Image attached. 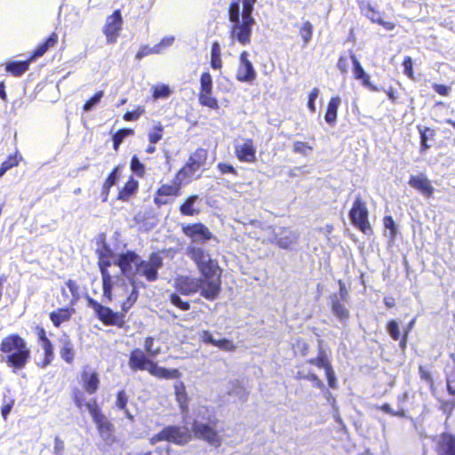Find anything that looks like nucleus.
Listing matches in <instances>:
<instances>
[{
    "label": "nucleus",
    "mask_w": 455,
    "mask_h": 455,
    "mask_svg": "<svg viewBox=\"0 0 455 455\" xmlns=\"http://www.w3.org/2000/svg\"><path fill=\"white\" fill-rule=\"evenodd\" d=\"M97 252L102 275L103 301L120 307L124 315L137 301L138 288L144 287L139 277L148 282L156 281L164 259L160 252L150 254L148 259H142L132 251L116 254L106 244Z\"/></svg>",
    "instance_id": "f257e3e1"
},
{
    "label": "nucleus",
    "mask_w": 455,
    "mask_h": 455,
    "mask_svg": "<svg viewBox=\"0 0 455 455\" xmlns=\"http://www.w3.org/2000/svg\"><path fill=\"white\" fill-rule=\"evenodd\" d=\"M188 256L195 261L204 279L192 276H179L175 280L176 289L189 295L198 291L209 299H213L220 291V269L215 260L202 248L191 246Z\"/></svg>",
    "instance_id": "f03ea898"
},
{
    "label": "nucleus",
    "mask_w": 455,
    "mask_h": 455,
    "mask_svg": "<svg viewBox=\"0 0 455 455\" xmlns=\"http://www.w3.org/2000/svg\"><path fill=\"white\" fill-rule=\"evenodd\" d=\"M256 0H239L229 6V21L234 23L232 37L241 44L251 42L255 20L251 16Z\"/></svg>",
    "instance_id": "7ed1b4c3"
},
{
    "label": "nucleus",
    "mask_w": 455,
    "mask_h": 455,
    "mask_svg": "<svg viewBox=\"0 0 455 455\" xmlns=\"http://www.w3.org/2000/svg\"><path fill=\"white\" fill-rule=\"evenodd\" d=\"M0 350L5 355L3 361L14 370L23 369L30 355L25 340L18 335L5 337L0 344Z\"/></svg>",
    "instance_id": "20e7f679"
},
{
    "label": "nucleus",
    "mask_w": 455,
    "mask_h": 455,
    "mask_svg": "<svg viewBox=\"0 0 455 455\" xmlns=\"http://www.w3.org/2000/svg\"><path fill=\"white\" fill-rule=\"evenodd\" d=\"M207 159V152L203 148L196 149L188 158L185 165L176 173V178L187 186L194 180L198 179Z\"/></svg>",
    "instance_id": "39448f33"
},
{
    "label": "nucleus",
    "mask_w": 455,
    "mask_h": 455,
    "mask_svg": "<svg viewBox=\"0 0 455 455\" xmlns=\"http://www.w3.org/2000/svg\"><path fill=\"white\" fill-rule=\"evenodd\" d=\"M86 409L90 412L94 423L96 424L101 438L107 443L112 442L113 426L111 425L110 422L107 420L105 416L101 414L100 409L96 404V401L87 403Z\"/></svg>",
    "instance_id": "423d86ee"
},
{
    "label": "nucleus",
    "mask_w": 455,
    "mask_h": 455,
    "mask_svg": "<svg viewBox=\"0 0 455 455\" xmlns=\"http://www.w3.org/2000/svg\"><path fill=\"white\" fill-rule=\"evenodd\" d=\"M349 217L352 223L363 233L366 235L371 233V228L368 221V210L365 203L360 197H357L354 202Z\"/></svg>",
    "instance_id": "0eeeda50"
},
{
    "label": "nucleus",
    "mask_w": 455,
    "mask_h": 455,
    "mask_svg": "<svg viewBox=\"0 0 455 455\" xmlns=\"http://www.w3.org/2000/svg\"><path fill=\"white\" fill-rule=\"evenodd\" d=\"M190 438L189 431L187 427H167L159 434L151 438V443H155L158 441H168L178 444H183L188 442Z\"/></svg>",
    "instance_id": "6e6552de"
},
{
    "label": "nucleus",
    "mask_w": 455,
    "mask_h": 455,
    "mask_svg": "<svg viewBox=\"0 0 455 455\" xmlns=\"http://www.w3.org/2000/svg\"><path fill=\"white\" fill-rule=\"evenodd\" d=\"M183 184L180 183L176 176L171 184H163L156 191L155 196V204L158 206L167 204L172 202L173 197H177L181 194Z\"/></svg>",
    "instance_id": "1a4fd4ad"
},
{
    "label": "nucleus",
    "mask_w": 455,
    "mask_h": 455,
    "mask_svg": "<svg viewBox=\"0 0 455 455\" xmlns=\"http://www.w3.org/2000/svg\"><path fill=\"white\" fill-rule=\"evenodd\" d=\"M261 238L263 243H275L280 248L288 249L297 243L299 235L289 228H278V236L273 233L271 235H263Z\"/></svg>",
    "instance_id": "9d476101"
},
{
    "label": "nucleus",
    "mask_w": 455,
    "mask_h": 455,
    "mask_svg": "<svg viewBox=\"0 0 455 455\" xmlns=\"http://www.w3.org/2000/svg\"><path fill=\"white\" fill-rule=\"evenodd\" d=\"M214 422L210 418L207 423H204L199 419H195L194 432L196 436L206 440L212 445L218 447L220 444V436L215 429H213Z\"/></svg>",
    "instance_id": "9b49d317"
},
{
    "label": "nucleus",
    "mask_w": 455,
    "mask_h": 455,
    "mask_svg": "<svg viewBox=\"0 0 455 455\" xmlns=\"http://www.w3.org/2000/svg\"><path fill=\"white\" fill-rule=\"evenodd\" d=\"M212 79L208 72L202 74L200 78V93L199 101L202 105L211 108H216L218 102L215 98L212 96Z\"/></svg>",
    "instance_id": "f8f14e48"
},
{
    "label": "nucleus",
    "mask_w": 455,
    "mask_h": 455,
    "mask_svg": "<svg viewBox=\"0 0 455 455\" xmlns=\"http://www.w3.org/2000/svg\"><path fill=\"white\" fill-rule=\"evenodd\" d=\"M183 232L192 241L193 244L188 248L193 245L196 246V243H204L212 238V234L210 232L208 228L201 223L187 225L183 227ZM197 247L199 246L197 245ZM188 251H189V249H188Z\"/></svg>",
    "instance_id": "ddd939ff"
},
{
    "label": "nucleus",
    "mask_w": 455,
    "mask_h": 455,
    "mask_svg": "<svg viewBox=\"0 0 455 455\" xmlns=\"http://www.w3.org/2000/svg\"><path fill=\"white\" fill-rule=\"evenodd\" d=\"M122 15L119 10L115 11L112 15L108 16L104 26V35L108 44L116 42L118 34L122 28Z\"/></svg>",
    "instance_id": "4468645a"
},
{
    "label": "nucleus",
    "mask_w": 455,
    "mask_h": 455,
    "mask_svg": "<svg viewBox=\"0 0 455 455\" xmlns=\"http://www.w3.org/2000/svg\"><path fill=\"white\" fill-rule=\"evenodd\" d=\"M88 303L89 306L95 311L99 319L105 324L114 325L117 323L119 320L117 313H115L110 308L102 306L92 299H89Z\"/></svg>",
    "instance_id": "2eb2a0df"
},
{
    "label": "nucleus",
    "mask_w": 455,
    "mask_h": 455,
    "mask_svg": "<svg viewBox=\"0 0 455 455\" xmlns=\"http://www.w3.org/2000/svg\"><path fill=\"white\" fill-rule=\"evenodd\" d=\"M256 77V73L251 62L248 60V53L242 52L240 56V65L237 69L236 78L242 82H252Z\"/></svg>",
    "instance_id": "dca6fc26"
},
{
    "label": "nucleus",
    "mask_w": 455,
    "mask_h": 455,
    "mask_svg": "<svg viewBox=\"0 0 455 455\" xmlns=\"http://www.w3.org/2000/svg\"><path fill=\"white\" fill-rule=\"evenodd\" d=\"M409 185L425 196H431L434 188L430 180L423 174L413 175L409 180Z\"/></svg>",
    "instance_id": "f3484780"
},
{
    "label": "nucleus",
    "mask_w": 455,
    "mask_h": 455,
    "mask_svg": "<svg viewBox=\"0 0 455 455\" xmlns=\"http://www.w3.org/2000/svg\"><path fill=\"white\" fill-rule=\"evenodd\" d=\"M235 154L240 161L252 163L256 159V149L251 140H247L235 146Z\"/></svg>",
    "instance_id": "a211bd4d"
},
{
    "label": "nucleus",
    "mask_w": 455,
    "mask_h": 455,
    "mask_svg": "<svg viewBox=\"0 0 455 455\" xmlns=\"http://www.w3.org/2000/svg\"><path fill=\"white\" fill-rule=\"evenodd\" d=\"M173 388L176 401L179 404L181 413L183 414V417H186L188 413L189 398L186 391L185 384L182 381H176L173 385Z\"/></svg>",
    "instance_id": "6ab92c4d"
},
{
    "label": "nucleus",
    "mask_w": 455,
    "mask_h": 455,
    "mask_svg": "<svg viewBox=\"0 0 455 455\" xmlns=\"http://www.w3.org/2000/svg\"><path fill=\"white\" fill-rule=\"evenodd\" d=\"M147 371L151 375L159 379H174L180 377V372L178 369H166L160 367L153 361L149 363Z\"/></svg>",
    "instance_id": "aec40b11"
},
{
    "label": "nucleus",
    "mask_w": 455,
    "mask_h": 455,
    "mask_svg": "<svg viewBox=\"0 0 455 455\" xmlns=\"http://www.w3.org/2000/svg\"><path fill=\"white\" fill-rule=\"evenodd\" d=\"M39 344L44 353V359L41 363V367L45 368L48 366L52 359H53V348L52 342L46 337L45 331L44 329H40L37 332Z\"/></svg>",
    "instance_id": "412c9836"
},
{
    "label": "nucleus",
    "mask_w": 455,
    "mask_h": 455,
    "mask_svg": "<svg viewBox=\"0 0 455 455\" xmlns=\"http://www.w3.org/2000/svg\"><path fill=\"white\" fill-rule=\"evenodd\" d=\"M351 60L353 63L354 77L357 80H360L362 84L368 87L371 91H378L379 89L370 82V76L365 73L364 69L355 55H351Z\"/></svg>",
    "instance_id": "4be33fe9"
},
{
    "label": "nucleus",
    "mask_w": 455,
    "mask_h": 455,
    "mask_svg": "<svg viewBox=\"0 0 455 455\" xmlns=\"http://www.w3.org/2000/svg\"><path fill=\"white\" fill-rule=\"evenodd\" d=\"M151 360L148 359L146 355L140 349H135L131 353L129 359V366L133 371L137 370H148Z\"/></svg>",
    "instance_id": "5701e85b"
},
{
    "label": "nucleus",
    "mask_w": 455,
    "mask_h": 455,
    "mask_svg": "<svg viewBox=\"0 0 455 455\" xmlns=\"http://www.w3.org/2000/svg\"><path fill=\"white\" fill-rule=\"evenodd\" d=\"M82 386L89 394H94L100 384L99 377L94 371L84 370L81 376Z\"/></svg>",
    "instance_id": "b1692460"
},
{
    "label": "nucleus",
    "mask_w": 455,
    "mask_h": 455,
    "mask_svg": "<svg viewBox=\"0 0 455 455\" xmlns=\"http://www.w3.org/2000/svg\"><path fill=\"white\" fill-rule=\"evenodd\" d=\"M439 452L441 455H455V436L443 434L439 439Z\"/></svg>",
    "instance_id": "393cba45"
},
{
    "label": "nucleus",
    "mask_w": 455,
    "mask_h": 455,
    "mask_svg": "<svg viewBox=\"0 0 455 455\" xmlns=\"http://www.w3.org/2000/svg\"><path fill=\"white\" fill-rule=\"evenodd\" d=\"M199 198L198 196H189L185 203L180 206V211L183 215L194 216L200 212L198 206Z\"/></svg>",
    "instance_id": "a878e982"
},
{
    "label": "nucleus",
    "mask_w": 455,
    "mask_h": 455,
    "mask_svg": "<svg viewBox=\"0 0 455 455\" xmlns=\"http://www.w3.org/2000/svg\"><path fill=\"white\" fill-rule=\"evenodd\" d=\"M341 103V99L339 96L331 98L327 110L324 116L325 121L330 124H334L337 119L338 108Z\"/></svg>",
    "instance_id": "bb28decb"
},
{
    "label": "nucleus",
    "mask_w": 455,
    "mask_h": 455,
    "mask_svg": "<svg viewBox=\"0 0 455 455\" xmlns=\"http://www.w3.org/2000/svg\"><path fill=\"white\" fill-rule=\"evenodd\" d=\"M58 42V35L56 33H52L50 36L46 39V41L34 51L30 60L31 61L36 58L42 57L50 48L55 46Z\"/></svg>",
    "instance_id": "cd10ccee"
},
{
    "label": "nucleus",
    "mask_w": 455,
    "mask_h": 455,
    "mask_svg": "<svg viewBox=\"0 0 455 455\" xmlns=\"http://www.w3.org/2000/svg\"><path fill=\"white\" fill-rule=\"evenodd\" d=\"M74 309L72 308H59L50 314V319L55 326H60L62 323L70 319Z\"/></svg>",
    "instance_id": "c85d7f7f"
},
{
    "label": "nucleus",
    "mask_w": 455,
    "mask_h": 455,
    "mask_svg": "<svg viewBox=\"0 0 455 455\" xmlns=\"http://www.w3.org/2000/svg\"><path fill=\"white\" fill-rule=\"evenodd\" d=\"M60 357L68 363H72L75 358V350L72 342L64 338L61 339Z\"/></svg>",
    "instance_id": "c756f323"
},
{
    "label": "nucleus",
    "mask_w": 455,
    "mask_h": 455,
    "mask_svg": "<svg viewBox=\"0 0 455 455\" xmlns=\"http://www.w3.org/2000/svg\"><path fill=\"white\" fill-rule=\"evenodd\" d=\"M137 189L138 181L135 180L132 177H130L124 187L120 190L118 194V199L122 201H128L129 198L136 193Z\"/></svg>",
    "instance_id": "7c9ffc66"
},
{
    "label": "nucleus",
    "mask_w": 455,
    "mask_h": 455,
    "mask_svg": "<svg viewBox=\"0 0 455 455\" xmlns=\"http://www.w3.org/2000/svg\"><path fill=\"white\" fill-rule=\"evenodd\" d=\"M120 175V169L119 167H116L112 172L108 175L107 180H105L103 187H102V200L105 202L108 199L110 188L114 186L118 180Z\"/></svg>",
    "instance_id": "2f4dec72"
},
{
    "label": "nucleus",
    "mask_w": 455,
    "mask_h": 455,
    "mask_svg": "<svg viewBox=\"0 0 455 455\" xmlns=\"http://www.w3.org/2000/svg\"><path fill=\"white\" fill-rule=\"evenodd\" d=\"M31 60L26 61H13L6 65V70L14 76H20L25 73L29 67Z\"/></svg>",
    "instance_id": "473e14b6"
},
{
    "label": "nucleus",
    "mask_w": 455,
    "mask_h": 455,
    "mask_svg": "<svg viewBox=\"0 0 455 455\" xmlns=\"http://www.w3.org/2000/svg\"><path fill=\"white\" fill-rule=\"evenodd\" d=\"M127 403H128V395L124 391L118 392L116 395V406L124 411L126 418L130 420H133V415L130 412V411L127 409Z\"/></svg>",
    "instance_id": "72a5a7b5"
},
{
    "label": "nucleus",
    "mask_w": 455,
    "mask_h": 455,
    "mask_svg": "<svg viewBox=\"0 0 455 455\" xmlns=\"http://www.w3.org/2000/svg\"><path fill=\"white\" fill-rule=\"evenodd\" d=\"M256 228L259 229V233L257 235V239L262 240L261 236L263 235H271L273 233L278 236V228H273L271 226H267L259 220H255L251 223Z\"/></svg>",
    "instance_id": "f704fd0d"
},
{
    "label": "nucleus",
    "mask_w": 455,
    "mask_h": 455,
    "mask_svg": "<svg viewBox=\"0 0 455 455\" xmlns=\"http://www.w3.org/2000/svg\"><path fill=\"white\" fill-rule=\"evenodd\" d=\"M202 339L205 343H212L224 350L228 348V340L226 339H215L213 335L208 331L203 333Z\"/></svg>",
    "instance_id": "c9c22d12"
},
{
    "label": "nucleus",
    "mask_w": 455,
    "mask_h": 455,
    "mask_svg": "<svg viewBox=\"0 0 455 455\" xmlns=\"http://www.w3.org/2000/svg\"><path fill=\"white\" fill-rule=\"evenodd\" d=\"M308 363L317 366L318 368H323L324 371H327L331 367L328 356L323 351H320L318 356L309 360Z\"/></svg>",
    "instance_id": "e433bc0d"
},
{
    "label": "nucleus",
    "mask_w": 455,
    "mask_h": 455,
    "mask_svg": "<svg viewBox=\"0 0 455 455\" xmlns=\"http://www.w3.org/2000/svg\"><path fill=\"white\" fill-rule=\"evenodd\" d=\"M171 93L172 91L166 84H157L153 87V98L155 100L168 98Z\"/></svg>",
    "instance_id": "4c0bfd02"
},
{
    "label": "nucleus",
    "mask_w": 455,
    "mask_h": 455,
    "mask_svg": "<svg viewBox=\"0 0 455 455\" xmlns=\"http://www.w3.org/2000/svg\"><path fill=\"white\" fill-rule=\"evenodd\" d=\"M332 312L340 320H347L349 316L348 310L339 301L332 303Z\"/></svg>",
    "instance_id": "58836bf2"
},
{
    "label": "nucleus",
    "mask_w": 455,
    "mask_h": 455,
    "mask_svg": "<svg viewBox=\"0 0 455 455\" xmlns=\"http://www.w3.org/2000/svg\"><path fill=\"white\" fill-rule=\"evenodd\" d=\"M132 134H133V130H132V129L119 130L113 137L115 150H117L118 147L123 142L124 138H126L127 136L132 135Z\"/></svg>",
    "instance_id": "ea45409f"
},
{
    "label": "nucleus",
    "mask_w": 455,
    "mask_h": 455,
    "mask_svg": "<svg viewBox=\"0 0 455 455\" xmlns=\"http://www.w3.org/2000/svg\"><path fill=\"white\" fill-rule=\"evenodd\" d=\"M313 34V26L309 21H305L300 29H299V35L302 37L304 44H307L309 41L311 40Z\"/></svg>",
    "instance_id": "a19ab883"
},
{
    "label": "nucleus",
    "mask_w": 455,
    "mask_h": 455,
    "mask_svg": "<svg viewBox=\"0 0 455 455\" xmlns=\"http://www.w3.org/2000/svg\"><path fill=\"white\" fill-rule=\"evenodd\" d=\"M103 95V91H99L98 92H96L89 100L85 102V104L84 105V110L85 112L91 111L94 108V106H96L101 100Z\"/></svg>",
    "instance_id": "79ce46f5"
},
{
    "label": "nucleus",
    "mask_w": 455,
    "mask_h": 455,
    "mask_svg": "<svg viewBox=\"0 0 455 455\" xmlns=\"http://www.w3.org/2000/svg\"><path fill=\"white\" fill-rule=\"evenodd\" d=\"M383 222L386 229L388 230L389 238L392 240L395 239L397 233V228L393 218L391 216H387L384 218Z\"/></svg>",
    "instance_id": "37998d69"
},
{
    "label": "nucleus",
    "mask_w": 455,
    "mask_h": 455,
    "mask_svg": "<svg viewBox=\"0 0 455 455\" xmlns=\"http://www.w3.org/2000/svg\"><path fill=\"white\" fill-rule=\"evenodd\" d=\"M145 350L148 354L149 356L155 358L161 353L160 347H154V339L147 338L145 340Z\"/></svg>",
    "instance_id": "c03bdc74"
},
{
    "label": "nucleus",
    "mask_w": 455,
    "mask_h": 455,
    "mask_svg": "<svg viewBox=\"0 0 455 455\" xmlns=\"http://www.w3.org/2000/svg\"><path fill=\"white\" fill-rule=\"evenodd\" d=\"M163 126L158 124L148 132V140L151 144L157 143L163 137Z\"/></svg>",
    "instance_id": "a18cd8bd"
},
{
    "label": "nucleus",
    "mask_w": 455,
    "mask_h": 455,
    "mask_svg": "<svg viewBox=\"0 0 455 455\" xmlns=\"http://www.w3.org/2000/svg\"><path fill=\"white\" fill-rule=\"evenodd\" d=\"M131 169L132 171L138 176L142 177L144 175L145 167L144 164L140 163L139 158L134 156L131 161Z\"/></svg>",
    "instance_id": "49530a36"
},
{
    "label": "nucleus",
    "mask_w": 455,
    "mask_h": 455,
    "mask_svg": "<svg viewBox=\"0 0 455 455\" xmlns=\"http://www.w3.org/2000/svg\"><path fill=\"white\" fill-rule=\"evenodd\" d=\"M159 46H144L136 54V59L141 60L149 54H159Z\"/></svg>",
    "instance_id": "de8ad7c7"
},
{
    "label": "nucleus",
    "mask_w": 455,
    "mask_h": 455,
    "mask_svg": "<svg viewBox=\"0 0 455 455\" xmlns=\"http://www.w3.org/2000/svg\"><path fill=\"white\" fill-rule=\"evenodd\" d=\"M312 150V147L309 146L306 142L302 141H296L293 144V151L295 153L302 154V155H307L309 151Z\"/></svg>",
    "instance_id": "09e8293b"
},
{
    "label": "nucleus",
    "mask_w": 455,
    "mask_h": 455,
    "mask_svg": "<svg viewBox=\"0 0 455 455\" xmlns=\"http://www.w3.org/2000/svg\"><path fill=\"white\" fill-rule=\"evenodd\" d=\"M363 12L364 15L367 16L372 22L379 23L381 21L380 13L374 11L370 5H367L365 8H363Z\"/></svg>",
    "instance_id": "8fccbe9b"
},
{
    "label": "nucleus",
    "mask_w": 455,
    "mask_h": 455,
    "mask_svg": "<svg viewBox=\"0 0 455 455\" xmlns=\"http://www.w3.org/2000/svg\"><path fill=\"white\" fill-rule=\"evenodd\" d=\"M387 331L390 334V336L395 339L398 340L400 339V331H399V326L398 323L392 320L387 323Z\"/></svg>",
    "instance_id": "3c124183"
},
{
    "label": "nucleus",
    "mask_w": 455,
    "mask_h": 455,
    "mask_svg": "<svg viewBox=\"0 0 455 455\" xmlns=\"http://www.w3.org/2000/svg\"><path fill=\"white\" fill-rule=\"evenodd\" d=\"M145 110L141 107H138L134 111L126 112L124 116V119L125 121H135L138 120L143 114Z\"/></svg>",
    "instance_id": "603ef678"
},
{
    "label": "nucleus",
    "mask_w": 455,
    "mask_h": 455,
    "mask_svg": "<svg viewBox=\"0 0 455 455\" xmlns=\"http://www.w3.org/2000/svg\"><path fill=\"white\" fill-rule=\"evenodd\" d=\"M318 95H319V89L318 88H314L310 92L309 96H308L307 108L313 113H315V109H316L315 102Z\"/></svg>",
    "instance_id": "864d4df0"
},
{
    "label": "nucleus",
    "mask_w": 455,
    "mask_h": 455,
    "mask_svg": "<svg viewBox=\"0 0 455 455\" xmlns=\"http://www.w3.org/2000/svg\"><path fill=\"white\" fill-rule=\"evenodd\" d=\"M171 302L176 306L177 307L182 309V310H188L189 309V304L188 302L182 301L179 295L177 294H172L170 297Z\"/></svg>",
    "instance_id": "5fc2aeb1"
},
{
    "label": "nucleus",
    "mask_w": 455,
    "mask_h": 455,
    "mask_svg": "<svg viewBox=\"0 0 455 455\" xmlns=\"http://www.w3.org/2000/svg\"><path fill=\"white\" fill-rule=\"evenodd\" d=\"M418 130L420 134V140L427 141L428 140L433 139V137L435 136V131L431 128H428V127L422 128V127L419 126Z\"/></svg>",
    "instance_id": "6e6d98bb"
},
{
    "label": "nucleus",
    "mask_w": 455,
    "mask_h": 455,
    "mask_svg": "<svg viewBox=\"0 0 455 455\" xmlns=\"http://www.w3.org/2000/svg\"><path fill=\"white\" fill-rule=\"evenodd\" d=\"M174 40L175 38L172 36H166L163 38L161 42L156 44L155 46H159V53H161L165 48L171 46L173 44Z\"/></svg>",
    "instance_id": "4d7b16f0"
},
{
    "label": "nucleus",
    "mask_w": 455,
    "mask_h": 455,
    "mask_svg": "<svg viewBox=\"0 0 455 455\" xmlns=\"http://www.w3.org/2000/svg\"><path fill=\"white\" fill-rule=\"evenodd\" d=\"M404 73L410 78H413V71H412V60L411 57H406L403 63Z\"/></svg>",
    "instance_id": "13d9d810"
},
{
    "label": "nucleus",
    "mask_w": 455,
    "mask_h": 455,
    "mask_svg": "<svg viewBox=\"0 0 455 455\" xmlns=\"http://www.w3.org/2000/svg\"><path fill=\"white\" fill-rule=\"evenodd\" d=\"M447 388L450 394L455 395V371L451 372L447 378Z\"/></svg>",
    "instance_id": "bf43d9fd"
},
{
    "label": "nucleus",
    "mask_w": 455,
    "mask_h": 455,
    "mask_svg": "<svg viewBox=\"0 0 455 455\" xmlns=\"http://www.w3.org/2000/svg\"><path fill=\"white\" fill-rule=\"evenodd\" d=\"M325 375H326L329 386L331 388H335L337 380H336L335 373L331 367L329 368L327 371H325Z\"/></svg>",
    "instance_id": "052dcab7"
},
{
    "label": "nucleus",
    "mask_w": 455,
    "mask_h": 455,
    "mask_svg": "<svg viewBox=\"0 0 455 455\" xmlns=\"http://www.w3.org/2000/svg\"><path fill=\"white\" fill-rule=\"evenodd\" d=\"M433 88L438 94L443 96H447L451 92V87L443 84H435Z\"/></svg>",
    "instance_id": "680f3d73"
},
{
    "label": "nucleus",
    "mask_w": 455,
    "mask_h": 455,
    "mask_svg": "<svg viewBox=\"0 0 455 455\" xmlns=\"http://www.w3.org/2000/svg\"><path fill=\"white\" fill-rule=\"evenodd\" d=\"M13 406V401H10L9 403H4L1 408V414L5 420L12 411V408Z\"/></svg>",
    "instance_id": "e2e57ef3"
},
{
    "label": "nucleus",
    "mask_w": 455,
    "mask_h": 455,
    "mask_svg": "<svg viewBox=\"0 0 455 455\" xmlns=\"http://www.w3.org/2000/svg\"><path fill=\"white\" fill-rule=\"evenodd\" d=\"M18 164H19V162H18V160L16 159L15 156H10L1 165H2V167H4L5 170L8 171L12 167L18 165Z\"/></svg>",
    "instance_id": "0e129e2a"
},
{
    "label": "nucleus",
    "mask_w": 455,
    "mask_h": 455,
    "mask_svg": "<svg viewBox=\"0 0 455 455\" xmlns=\"http://www.w3.org/2000/svg\"><path fill=\"white\" fill-rule=\"evenodd\" d=\"M337 67L341 72L347 73V59L345 57H340L338 61Z\"/></svg>",
    "instance_id": "69168bd1"
},
{
    "label": "nucleus",
    "mask_w": 455,
    "mask_h": 455,
    "mask_svg": "<svg viewBox=\"0 0 455 455\" xmlns=\"http://www.w3.org/2000/svg\"><path fill=\"white\" fill-rule=\"evenodd\" d=\"M211 65H212V68H214V69H219L221 68V60H220V57H217V56H212V59H211Z\"/></svg>",
    "instance_id": "338daca9"
},
{
    "label": "nucleus",
    "mask_w": 455,
    "mask_h": 455,
    "mask_svg": "<svg viewBox=\"0 0 455 455\" xmlns=\"http://www.w3.org/2000/svg\"><path fill=\"white\" fill-rule=\"evenodd\" d=\"M63 448H64L63 442L60 439H59L58 437L55 438V441H54V451L56 453H60L62 451Z\"/></svg>",
    "instance_id": "774afa93"
}]
</instances>
